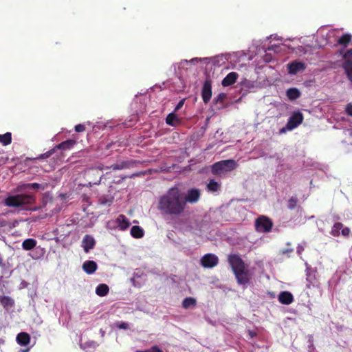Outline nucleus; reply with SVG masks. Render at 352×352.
I'll list each match as a JSON object with an SVG mask.
<instances>
[{
  "label": "nucleus",
  "instance_id": "8",
  "mask_svg": "<svg viewBox=\"0 0 352 352\" xmlns=\"http://www.w3.org/2000/svg\"><path fill=\"white\" fill-rule=\"evenodd\" d=\"M200 198V191L199 189L192 188L188 191L187 195L182 193V199L185 202V208H186L187 203L195 204L197 203Z\"/></svg>",
  "mask_w": 352,
  "mask_h": 352
},
{
  "label": "nucleus",
  "instance_id": "5",
  "mask_svg": "<svg viewBox=\"0 0 352 352\" xmlns=\"http://www.w3.org/2000/svg\"><path fill=\"white\" fill-rule=\"evenodd\" d=\"M272 226V220L265 216L259 217L255 222L256 230L259 232H269L271 231Z\"/></svg>",
  "mask_w": 352,
  "mask_h": 352
},
{
  "label": "nucleus",
  "instance_id": "1",
  "mask_svg": "<svg viewBox=\"0 0 352 352\" xmlns=\"http://www.w3.org/2000/svg\"><path fill=\"white\" fill-rule=\"evenodd\" d=\"M157 208L163 215L177 217L182 214L185 211V202L179 188L172 187L160 196Z\"/></svg>",
  "mask_w": 352,
  "mask_h": 352
},
{
  "label": "nucleus",
  "instance_id": "38",
  "mask_svg": "<svg viewBox=\"0 0 352 352\" xmlns=\"http://www.w3.org/2000/svg\"><path fill=\"white\" fill-rule=\"evenodd\" d=\"M75 131L77 133H81L85 131V126L83 124H78L75 126Z\"/></svg>",
  "mask_w": 352,
  "mask_h": 352
},
{
  "label": "nucleus",
  "instance_id": "14",
  "mask_svg": "<svg viewBox=\"0 0 352 352\" xmlns=\"http://www.w3.org/2000/svg\"><path fill=\"white\" fill-rule=\"evenodd\" d=\"M116 221L118 224L119 229L121 230H126L130 226V222L129 219L124 214L118 215Z\"/></svg>",
  "mask_w": 352,
  "mask_h": 352
},
{
  "label": "nucleus",
  "instance_id": "42",
  "mask_svg": "<svg viewBox=\"0 0 352 352\" xmlns=\"http://www.w3.org/2000/svg\"><path fill=\"white\" fill-rule=\"evenodd\" d=\"M184 100H180L178 104H177V106L175 107V111H178L179 109H180L183 105H184Z\"/></svg>",
  "mask_w": 352,
  "mask_h": 352
},
{
  "label": "nucleus",
  "instance_id": "6",
  "mask_svg": "<svg viewBox=\"0 0 352 352\" xmlns=\"http://www.w3.org/2000/svg\"><path fill=\"white\" fill-rule=\"evenodd\" d=\"M303 115L299 111L294 112L289 118L286 128L288 130H292L300 125L303 121Z\"/></svg>",
  "mask_w": 352,
  "mask_h": 352
},
{
  "label": "nucleus",
  "instance_id": "21",
  "mask_svg": "<svg viewBox=\"0 0 352 352\" xmlns=\"http://www.w3.org/2000/svg\"><path fill=\"white\" fill-rule=\"evenodd\" d=\"M166 122L170 126H176L180 123V120L174 113H170L167 116Z\"/></svg>",
  "mask_w": 352,
  "mask_h": 352
},
{
  "label": "nucleus",
  "instance_id": "28",
  "mask_svg": "<svg viewBox=\"0 0 352 352\" xmlns=\"http://www.w3.org/2000/svg\"><path fill=\"white\" fill-rule=\"evenodd\" d=\"M221 188L220 184L214 179H210L207 185V189L210 192H217Z\"/></svg>",
  "mask_w": 352,
  "mask_h": 352
},
{
  "label": "nucleus",
  "instance_id": "15",
  "mask_svg": "<svg viewBox=\"0 0 352 352\" xmlns=\"http://www.w3.org/2000/svg\"><path fill=\"white\" fill-rule=\"evenodd\" d=\"M76 144V141L74 140H67L62 142L61 143L56 145L54 148L55 151L57 149H60L63 151L69 150L74 146Z\"/></svg>",
  "mask_w": 352,
  "mask_h": 352
},
{
  "label": "nucleus",
  "instance_id": "17",
  "mask_svg": "<svg viewBox=\"0 0 352 352\" xmlns=\"http://www.w3.org/2000/svg\"><path fill=\"white\" fill-rule=\"evenodd\" d=\"M238 78V74L236 72L229 73L222 80V85L228 87L234 84Z\"/></svg>",
  "mask_w": 352,
  "mask_h": 352
},
{
  "label": "nucleus",
  "instance_id": "32",
  "mask_svg": "<svg viewBox=\"0 0 352 352\" xmlns=\"http://www.w3.org/2000/svg\"><path fill=\"white\" fill-rule=\"evenodd\" d=\"M19 188H21V190L28 189H38L40 188L44 189V186H42V185L38 183L25 184L19 186Z\"/></svg>",
  "mask_w": 352,
  "mask_h": 352
},
{
  "label": "nucleus",
  "instance_id": "11",
  "mask_svg": "<svg viewBox=\"0 0 352 352\" xmlns=\"http://www.w3.org/2000/svg\"><path fill=\"white\" fill-rule=\"evenodd\" d=\"M255 267H249L243 263V286L252 283V280L255 276Z\"/></svg>",
  "mask_w": 352,
  "mask_h": 352
},
{
  "label": "nucleus",
  "instance_id": "10",
  "mask_svg": "<svg viewBox=\"0 0 352 352\" xmlns=\"http://www.w3.org/2000/svg\"><path fill=\"white\" fill-rule=\"evenodd\" d=\"M306 68V65L304 63L294 60L287 64V71L289 74L294 75L298 72L304 71Z\"/></svg>",
  "mask_w": 352,
  "mask_h": 352
},
{
  "label": "nucleus",
  "instance_id": "20",
  "mask_svg": "<svg viewBox=\"0 0 352 352\" xmlns=\"http://www.w3.org/2000/svg\"><path fill=\"white\" fill-rule=\"evenodd\" d=\"M37 241L34 239L29 238L24 240L22 243V248L24 250L29 251L36 247Z\"/></svg>",
  "mask_w": 352,
  "mask_h": 352
},
{
  "label": "nucleus",
  "instance_id": "13",
  "mask_svg": "<svg viewBox=\"0 0 352 352\" xmlns=\"http://www.w3.org/2000/svg\"><path fill=\"white\" fill-rule=\"evenodd\" d=\"M278 300L283 305H290L294 301V296L289 292H281L278 295Z\"/></svg>",
  "mask_w": 352,
  "mask_h": 352
},
{
  "label": "nucleus",
  "instance_id": "44",
  "mask_svg": "<svg viewBox=\"0 0 352 352\" xmlns=\"http://www.w3.org/2000/svg\"><path fill=\"white\" fill-rule=\"evenodd\" d=\"M225 98V95H224V94H220L218 96V97H217V100H216V103H217V102H218L219 100H221V101H222V100H223V98Z\"/></svg>",
  "mask_w": 352,
  "mask_h": 352
},
{
  "label": "nucleus",
  "instance_id": "41",
  "mask_svg": "<svg viewBox=\"0 0 352 352\" xmlns=\"http://www.w3.org/2000/svg\"><path fill=\"white\" fill-rule=\"evenodd\" d=\"M344 58H352V49H349L345 52V54L344 55Z\"/></svg>",
  "mask_w": 352,
  "mask_h": 352
},
{
  "label": "nucleus",
  "instance_id": "25",
  "mask_svg": "<svg viewBox=\"0 0 352 352\" xmlns=\"http://www.w3.org/2000/svg\"><path fill=\"white\" fill-rule=\"evenodd\" d=\"M352 36L349 34H343L339 39L338 40V43L340 45H343L344 47H346L351 41Z\"/></svg>",
  "mask_w": 352,
  "mask_h": 352
},
{
  "label": "nucleus",
  "instance_id": "40",
  "mask_svg": "<svg viewBox=\"0 0 352 352\" xmlns=\"http://www.w3.org/2000/svg\"><path fill=\"white\" fill-rule=\"evenodd\" d=\"M341 233L343 236H348L349 235V233H350V229L347 227H345V228H342V231H341Z\"/></svg>",
  "mask_w": 352,
  "mask_h": 352
},
{
  "label": "nucleus",
  "instance_id": "36",
  "mask_svg": "<svg viewBox=\"0 0 352 352\" xmlns=\"http://www.w3.org/2000/svg\"><path fill=\"white\" fill-rule=\"evenodd\" d=\"M114 325L120 329H128L129 328V324L125 322H116Z\"/></svg>",
  "mask_w": 352,
  "mask_h": 352
},
{
  "label": "nucleus",
  "instance_id": "26",
  "mask_svg": "<svg viewBox=\"0 0 352 352\" xmlns=\"http://www.w3.org/2000/svg\"><path fill=\"white\" fill-rule=\"evenodd\" d=\"M12 142V134L10 132H7L3 135L0 134V143L3 146L10 144Z\"/></svg>",
  "mask_w": 352,
  "mask_h": 352
},
{
  "label": "nucleus",
  "instance_id": "37",
  "mask_svg": "<svg viewBox=\"0 0 352 352\" xmlns=\"http://www.w3.org/2000/svg\"><path fill=\"white\" fill-rule=\"evenodd\" d=\"M135 352H163V351L158 346L155 345L145 351H136Z\"/></svg>",
  "mask_w": 352,
  "mask_h": 352
},
{
  "label": "nucleus",
  "instance_id": "31",
  "mask_svg": "<svg viewBox=\"0 0 352 352\" xmlns=\"http://www.w3.org/2000/svg\"><path fill=\"white\" fill-rule=\"evenodd\" d=\"M343 68L345 70L347 78L352 82V61L346 62L343 65Z\"/></svg>",
  "mask_w": 352,
  "mask_h": 352
},
{
  "label": "nucleus",
  "instance_id": "35",
  "mask_svg": "<svg viewBox=\"0 0 352 352\" xmlns=\"http://www.w3.org/2000/svg\"><path fill=\"white\" fill-rule=\"evenodd\" d=\"M55 148H53L48 151L47 152L40 155L36 159H46L50 157L52 155H53L55 153Z\"/></svg>",
  "mask_w": 352,
  "mask_h": 352
},
{
  "label": "nucleus",
  "instance_id": "27",
  "mask_svg": "<svg viewBox=\"0 0 352 352\" xmlns=\"http://www.w3.org/2000/svg\"><path fill=\"white\" fill-rule=\"evenodd\" d=\"M197 303L196 300L192 297H187L184 299L182 302V307L184 309H188L190 307H195Z\"/></svg>",
  "mask_w": 352,
  "mask_h": 352
},
{
  "label": "nucleus",
  "instance_id": "18",
  "mask_svg": "<svg viewBox=\"0 0 352 352\" xmlns=\"http://www.w3.org/2000/svg\"><path fill=\"white\" fill-rule=\"evenodd\" d=\"M17 342L21 346H26L30 341V336L28 333L21 332L16 336Z\"/></svg>",
  "mask_w": 352,
  "mask_h": 352
},
{
  "label": "nucleus",
  "instance_id": "2",
  "mask_svg": "<svg viewBox=\"0 0 352 352\" xmlns=\"http://www.w3.org/2000/svg\"><path fill=\"white\" fill-rule=\"evenodd\" d=\"M36 202V197L30 194H16L8 195L5 198L3 204L10 208H19L25 205L33 204Z\"/></svg>",
  "mask_w": 352,
  "mask_h": 352
},
{
  "label": "nucleus",
  "instance_id": "45",
  "mask_svg": "<svg viewBox=\"0 0 352 352\" xmlns=\"http://www.w3.org/2000/svg\"><path fill=\"white\" fill-rule=\"evenodd\" d=\"M283 131H285V129L284 128L280 130V132H283Z\"/></svg>",
  "mask_w": 352,
  "mask_h": 352
},
{
  "label": "nucleus",
  "instance_id": "33",
  "mask_svg": "<svg viewBox=\"0 0 352 352\" xmlns=\"http://www.w3.org/2000/svg\"><path fill=\"white\" fill-rule=\"evenodd\" d=\"M128 166L126 162H122L120 164H115L111 165L109 168L113 170H121Z\"/></svg>",
  "mask_w": 352,
  "mask_h": 352
},
{
  "label": "nucleus",
  "instance_id": "30",
  "mask_svg": "<svg viewBox=\"0 0 352 352\" xmlns=\"http://www.w3.org/2000/svg\"><path fill=\"white\" fill-rule=\"evenodd\" d=\"M343 228V224L340 222L335 223L331 228V234L335 237L340 235V230Z\"/></svg>",
  "mask_w": 352,
  "mask_h": 352
},
{
  "label": "nucleus",
  "instance_id": "39",
  "mask_svg": "<svg viewBox=\"0 0 352 352\" xmlns=\"http://www.w3.org/2000/svg\"><path fill=\"white\" fill-rule=\"evenodd\" d=\"M345 111L347 115L352 116V104L349 103L345 108Z\"/></svg>",
  "mask_w": 352,
  "mask_h": 352
},
{
  "label": "nucleus",
  "instance_id": "24",
  "mask_svg": "<svg viewBox=\"0 0 352 352\" xmlns=\"http://www.w3.org/2000/svg\"><path fill=\"white\" fill-rule=\"evenodd\" d=\"M286 95L290 100H294L300 96V92L297 88H289L287 90Z\"/></svg>",
  "mask_w": 352,
  "mask_h": 352
},
{
  "label": "nucleus",
  "instance_id": "9",
  "mask_svg": "<svg viewBox=\"0 0 352 352\" xmlns=\"http://www.w3.org/2000/svg\"><path fill=\"white\" fill-rule=\"evenodd\" d=\"M212 96V82L210 79H206L201 89V97L205 104L208 103Z\"/></svg>",
  "mask_w": 352,
  "mask_h": 352
},
{
  "label": "nucleus",
  "instance_id": "4",
  "mask_svg": "<svg viewBox=\"0 0 352 352\" xmlns=\"http://www.w3.org/2000/svg\"><path fill=\"white\" fill-rule=\"evenodd\" d=\"M228 262L239 283L242 284V258L237 254L228 256Z\"/></svg>",
  "mask_w": 352,
  "mask_h": 352
},
{
  "label": "nucleus",
  "instance_id": "3",
  "mask_svg": "<svg viewBox=\"0 0 352 352\" xmlns=\"http://www.w3.org/2000/svg\"><path fill=\"white\" fill-rule=\"evenodd\" d=\"M236 167L237 164L233 160H221L212 165L211 172L213 175L221 177L228 172L234 170Z\"/></svg>",
  "mask_w": 352,
  "mask_h": 352
},
{
  "label": "nucleus",
  "instance_id": "34",
  "mask_svg": "<svg viewBox=\"0 0 352 352\" xmlns=\"http://www.w3.org/2000/svg\"><path fill=\"white\" fill-rule=\"evenodd\" d=\"M298 199L296 197H291L288 201L287 207L289 209L292 210L296 208L297 205Z\"/></svg>",
  "mask_w": 352,
  "mask_h": 352
},
{
  "label": "nucleus",
  "instance_id": "22",
  "mask_svg": "<svg viewBox=\"0 0 352 352\" xmlns=\"http://www.w3.org/2000/svg\"><path fill=\"white\" fill-rule=\"evenodd\" d=\"M131 234L135 239H140L144 234V230L138 226H134L131 229Z\"/></svg>",
  "mask_w": 352,
  "mask_h": 352
},
{
  "label": "nucleus",
  "instance_id": "16",
  "mask_svg": "<svg viewBox=\"0 0 352 352\" xmlns=\"http://www.w3.org/2000/svg\"><path fill=\"white\" fill-rule=\"evenodd\" d=\"M98 265L94 261H85L82 265L83 270L88 274H94L97 270Z\"/></svg>",
  "mask_w": 352,
  "mask_h": 352
},
{
  "label": "nucleus",
  "instance_id": "23",
  "mask_svg": "<svg viewBox=\"0 0 352 352\" xmlns=\"http://www.w3.org/2000/svg\"><path fill=\"white\" fill-rule=\"evenodd\" d=\"M109 288L106 284H100L96 289V294L101 297L105 296L108 294Z\"/></svg>",
  "mask_w": 352,
  "mask_h": 352
},
{
  "label": "nucleus",
  "instance_id": "43",
  "mask_svg": "<svg viewBox=\"0 0 352 352\" xmlns=\"http://www.w3.org/2000/svg\"><path fill=\"white\" fill-rule=\"evenodd\" d=\"M248 333L250 338H254V337L256 336V335H257L256 332H255L254 331H251V330H249L248 331Z\"/></svg>",
  "mask_w": 352,
  "mask_h": 352
},
{
  "label": "nucleus",
  "instance_id": "19",
  "mask_svg": "<svg viewBox=\"0 0 352 352\" xmlns=\"http://www.w3.org/2000/svg\"><path fill=\"white\" fill-rule=\"evenodd\" d=\"M0 302L6 309L12 307L14 305V300L11 297L7 296L0 295Z\"/></svg>",
  "mask_w": 352,
  "mask_h": 352
},
{
  "label": "nucleus",
  "instance_id": "29",
  "mask_svg": "<svg viewBox=\"0 0 352 352\" xmlns=\"http://www.w3.org/2000/svg\"><path fill=\"white\" fill-rule=\"evenodd\" d=\"M99 204L102 206H110L113 201V197L109 195H103L99 198Z\"/></svg>",
  "mask_w": 352,
  "mask_h": 352
},
{
  "label": "nucleus",
  "instance_id": "12",
  "mask_svg": "<svg viewBox=\"0 0 352 352\" xmlns=\"http://www.w3.org/2000/svg\"><path fill=\"white\" fill-rule=\"evenodd\" d=\"M96 245V241L94 238L89 234L84 236L82 241V247L86 253H88L90 250L93 249Z\"/></svg>",
  "mask_w": 352,
  "mask_h": 352
},
{
  "label": "nucleus",
  "instance_id": "7",
  "mask_svg": "<svg viewBox=\"0 0 352 352\" xmlns=\"http://www.w3.org/2000/svg\"><path fill=\"white\" fill-rule=\"evenodd\" d=\"M200 262L204 267L212 268L218 264L219 258L215 254L208 253L202 256Z\"/></svg>",
  "mask_w": 352,
  "mask_h": 352
}]
</instances>
